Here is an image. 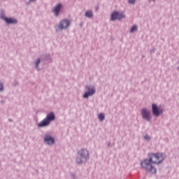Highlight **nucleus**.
Here are the masks:
<instances>
[{
  "label": "nucleus",
  "instance_id": "1",
  "mask_svg": "<svg viewBox=\"0 0 179 179\" xmlns=\"http://www.w3.org/2000/svg\"><path fill=\"white\" fill-rule=\"evenodd\" d=\"M150 159H145L141 162V167L145 169L148 173L152 174L156 173V168L153 167L152 164H159L164 160V155L163 153L150 154Z\"/></svg>",
  "mask_w": 179,
  "mask_h": 179
},
{
  "label": "nucleus",
  "instance_id": "2",
  "mask_svg": "<svg viewBox=\"0 0 179 179\" xmlns=\"http://www.w3.org/2000/svg\"><path fill=\"white\" fill-rule=\"evenodd\" d=\"M54 120H55V115L53 113H50L43 121L38 124V127H39V128L47 127V125L50 124V122L54 121Z\"/></svg>",
  "mask_w": 179,
  "mask_h": 179
},
{
  "label": "nucleus",
  "instance_id": "3",
  "mask_svg": "<svg viewBox=\"0 0 179 179\" xmlns=\"http://www.w3.org/2000/svg\"><path fill=\"white\" fill-rule=\"evenodd\" d=\"M125 17V15L122 13H118V12H113L111 14L110 20H121V19H124Z\"/></svg>",
  "mask_w": 179,
  "mask_h": 179
},
{
  "label": "nucleus",
  "instance_id": "4",
  "mask_svg": "<svg viewBox=\"0 0 179 179\" xmlns=\"http://www.w3.org/2000/svg\"><path fill=\"white\" fill-rule=\"evenodd\" d=\"M142 117L146 121H150L152 117L150 116V111L146 108H143L141 110Z\"/></svg>",
  "mask_w": 179,
  "mask_h": 179
},
{
  "label": "nucleus",
  "instance_id": "5",
  "mask_svg": "<svg viewBox=\"0 0 179 179\" xmlns=\"http://www.w3.org/2000/svg\"><path fill=\"white\" fill-rule=\"evenodd\" d=\"M86 89L88 91L85 93L83 96L84 99H87L90 96H93V94L96 93V90H94V87H90L89 86H87Z\"/></svg>",
  "mask_w": 179,
  "mask_h": 179
},
{
  "label": "nucleus",
  "instance_id": "6",
  "mask_svg": "<svg viewBox=\"0 0 179 179\" xmlns=\"http://www.w3.org/2000/svg\"><path fill=\"white\" fill-rule=\"evenodd\" d=\"M78 155L82 159H83V160L89 159V151H87V150H81L78 152Z\"/></svg>",
  "mask_w": 179,
  "mask_h": 179
},
{
  "label": "nucleus",
  "instance_id": "7",
  "mask_svg": "<svg viewBox=\"0 0 179 179\" xmlns=\"http://www.w3.org/2000/svg\"><path fill=\"white\" fill-rule=\"evenodd\" d=\"M152 107V113L154 115L159 117V115H160V114L163 113V110H159L156 104L153 103Z\"/></svg>",
  "mask_w": 179,
  "mask_h": 179
},
{
  "label": "nucleus",
  "instance_id": "8",
  "mask_svg": "<svg viewBox=\"0 0 179 179\" xmlns=\"http://www.w3.org/2000/svg\"><path fill=\"white\" fill-rule=\"evenodd\" d=\"M69 26V21L68 20H63L60 22L59 27L60 29H66Z\"/></svg>",
  "mask_w": 179,
  "mask_h": 179
},
{
  "label": "nucleus",
  "instance_id": "9",
  "mask_svg": "<svg viewBox=\"0 0 179 179\" xmlns=\"http://www.w3.org/2000/svg\"><path fill=\"white\" fill-rule=\"evenodd\" d=\"M3 19L8 24H15V23H17V21L13 18H8L6 17H4Z\"/></svg>",
  "mask_w": 179,
  "mask_h": 179
},
{
  "label": "nucleus",
  "instance_id": "10",
  "mask_svg": "<svg viewBox=\"0 0 179 179\" xmlns=\"http://www.w3.org/2000/svg\"><path fill=\"white\" fill-rule=\"evenodd\" d=\"M45 143L48 145H52L54 143V138L51 136H46L44 138Z\"/></svg>",
  "mask_w": 179,
  "mask_h": 179
},
{
  "label": "nucleus",
  "instance_id": "11",
  "mask_svg": "<svg viewBox=\"0 0 179 179\" xmlns=\"http://www.w3.org/2000/svg\"><path fill=\"white\" fill-rule=\"evenodd\" d=\"M61 3H58L53 9V12L55 16H58L59 15V11L61 10Z\"/></svg>",
  "mask_w": 179,
  "mask_h": 179
},
{
  "label": "nucleus",
  "instance_id": "12",
  "mask_svg": "<svg viewBox=\"0 0 179 179\" xmlns=\"http://www.w3.org/2000/svg\"><path fill=\"white\" fill-rule=\"evenodd\" d=\"M76 161V163H78V164H80L81 163H83V162H85L86 159H83V158H80V157H77Z\"/></svg>",
  "mask_w": 179,
  "mask_h": 179
},
{
  "label": "nucleus",
  "instance_id": "13",
  "mask_svg": "<svg viewBox=\"0 0 179 179\" xmlns=\"http://www.w3.org/2000/svg\"><path fill=\"white\" fill-rule=\"evenodd\" d=\"M85 16L87 17H93V12H92V11H87L85 13Z\"/></svg>",
  "mask_w": 179,
  "mask_h": 179
},
{
  "label": "nucleus",
  "instance_id": "14",
  "mask_svg": "<svg viewBox=\"0 0 179 179\" xmlns=\"http://www.w3.org/2000/svg\"><path fill=\"white\" fill-rule=\"evenodd\" d=\"M98 117H99V120L100 121H103V120H104V118H105L104 114L100 113V114L99 115Z\"/></svg>",
  "mask_w": 179,
  "mask_h": 179
},
{
  "label": "nucleus",
  "instance_id": "15",
  "mask_svg": "<svg viewBox=\"0 0 179 179\" xmlns=\"http://www.w3.org/2000/svg\"><path fill=\"white\" fill-rule=\"evenodd\" d=\"M136 30H138V27H136V25H134L131 27L130 31L131 33H134V31H136Z\"/></svg>",
  "mask_w": 179,
  "mask_h": 179
},
{
  "label": "nucleus",
  "instance_id": "16",
  "mask_svg": "<svg viewBox=\"0 0 179 179\" xmlns=\"http://www.w3.org/2000/svg\"><path fill=\"white\" fill-rule=\"evenodd\" d=\"M35 62L37 68L38 66V64H40V59H36Z\"/></svg>",
  "mask_w": 179,
  "mask_h": 179
},
{
  "label": "nucleus",
  "instance_id": "17",
  "mask_svg": "<svg viewBox=\"0 0 179 179\" xmlns=\"http://www.w3.org/2000/svg\"><path fill=\"white\" fill-rule=\"evenodd\" d=\"M2 90H3V85L0 83V92H2Z\"/></svg>",
  "mask_w": 179,
  "mask_h": 179
},
{
  "label": "nucleus",
  "instance_id": "18",
  "mask_svg": "<svg viewBox=\"0 0 179 179\" xmlns=\"http://www.w3.org/2000/svg\"><path fill=\"white\" fill-rule=\"evenodd\" d=\"M145 139H146L147 141H150V136H149L148 135H146L145 136Z\"/></svg>",
  "mask_w": 179,
  "mask_h": 179
},
{
  "label": "nucleus",
  "instance_id": "19",
  "mask_svg": "<svg viewBox=\"0 0 179 179\" xmlns=\"http://www.w3.org/2000/svg\"><path fill=\"white\" fill-rule=\"evenodd\" d=\"M129 3H135V0H129Z\"/></svg>",
  "mask_w": 179,
  "mask_h": 179
},
{
  "label": "nucleus",
  "instance_id": "20",
  "mask_svg": "<svg viewBox=\"0 0 179 179\" xmlns=\"http://www.w3.org/2000/svg\"><path fill=\"white\" fill-rule=\"evenodd\" d=\"M30 1H34V0H30Z\"/></svg>",
  "mask_w": 179,
  "mask_h": 179
}]
</instances>
